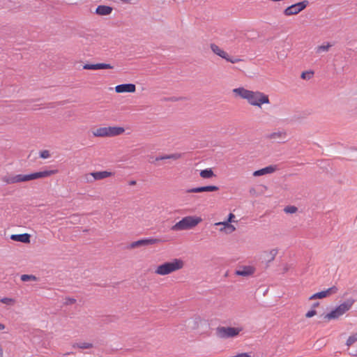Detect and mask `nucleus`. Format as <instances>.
Returning <instances> with one entry per match:
<instances>
[{
	"label": "nucleus",
	"mask_w": 357,
	"mask_h": 357,
	"mask_svg": "<svg viewBox=\"0 0 357 357\" xmlns=\"http://www.w3.org/2000/svg\"><path fill=\"white\" fill-rule=\"evenodd\" d=\"M225 60L231 63H236L241 61V59H232L229 55L227 56V59H226Z\"/></svg>",
	"instance_id": "38"
},
{
	"label": "nucleus",
	"mask_w": 357,
	"mask_h": 357,
	"mask_svg": "<svg viewBox=\"0 0 357 357\" xmlns=\"http://www.w3.org/2000/svg\"><path fill=\"white\" fill-rule=\"evenodd\" d=\"M319 305V302H317V303H314L313 305H312V307L313 308H315L317 307H318Z\"/></svg>",
	"instance_id": "41"
},
{
	"label": "nucleus",
	"mask_w": 357,
	"mask_h": 357,
	"mask_svg": "<svg viewBox=\"0 0 357 357\" xmlns=\"http://www.w3.org/2000/svg\"><path fill=\"white\" fill-rule=\"evenodd\" d=\"M135 90L136 86L133 84H122L115 87L116 92L119 93L124 92L133 93Z\"/></svg>",
	"instance_id": "11"
},
{
	"label": "nucleus",
	"mask_w": 357,
	"mask_h": 357,
	"mask_svg": "<svg viewBox=\"0 0 357 357\" xmlns=\"http://www.w3.org/2000/svg\"><path fill=\"white\" fill-rule=\"evenodd\" d=\"M112 173L107 171L96 172L85 175V178L87 182H93L96 180H102L103 178L111 176Z\"/></svg>",
	"instance_id": "7"
},
{
	"label": "nucleus",
	"mask_w": 357,
	"mask_h": 357,
	"mask_svg": "<svg viewBox=\"0 0 357 357\" xmlns=\"http://www.w3.org/2000/svg\"><path fill=\"white\" fill-rule=\"evenodd\" d=\"M75 302H76V300L75 298L68 297V298H66V301H65L64 304L66 305H72V304H74Z\"/></svg>",
	"instance_id": "36"
},
{
	"label": "nucleus",
	"mask_w": 357,
	"mask_h": 357,
	"mask_svg": "<svg viewBox=\"0 0 357 357\" xmlns=\"http://www.w3.org/2000/svg\"><path fill=\"white\" fill-rule=\"evenodd\" d=\"M215 225H222V227L220 229V231H225L226 234H231L236 229L235 227L229 222H220L215 223Z\"/></svg>",
	"instance_id": "17"
},
{
	"label": "nucleus",
	"mask_w": 357,
	"mask_h": 357,
	"mask_svg": "<svg viewBox=\"0 0 357 357\" xmlns=\"http://www.w3.org/2000/svg\"><path fill=\"white\" fill-rule=\"evenodd\" d=\"M289 269V266L288 265H285V266L283 268V273L287 272Z\"/></svg>",
	"instance_id": "40"
},
{
	"label": "nucleus",
	"mask_w": 357,
	"mask_h": 357,
	"mask_svg": "<svg viewBox=\"0 0 357 357\" xmlns=\"http://www.w3.org/2000/svg\"><path fill=\"white\" fill-rule=\"evenodd\" d=\"M297 207L294 206H287L284 208V211L286 213H294L297 211Z\"/></svg>",
	"instance_id": "32"
},
{
	"label": "nucleus",
	"mask_w": 357,
	"mask_h": 357,
	"mask_svg": "<svg viewBox=\"0 0 357 357\" xmlns=\"http://www.w3.org/2000/svg\"><path fill=\"white\" fill-rule=\"evenodd\" d=\"M54 170H46L43 172H35L27 175L17 174L15 176H5L2 178V181L8 184L25 182L31 180L45 178L54 174Z\"/></svg>",
	"instance_id": "2"
},
{
	"label": "nucleus",
	"mask_w": 357,
	"mask_h": 357,
	"mask_svg": "<svg viewBox=\"0 0 357 357\" xmlns=\"http://www.w3.org/2000/svg\"><path fill=\"white\" fill-rule=\"evenodd\" d=\"M31 236L29 234H12L10 236V239L14 241L22 242L24 243H30Z\"/></svg>",
	"instance_id": "15"
},
{
	"label": "nucleus",
	"mask_w": 357,
	"mask_h": 357,
	"mask_svg": "<svg viewBox=\"0 0 357 357\" xmlns=\"http://www.w3.org/2000/svg\"><path fill=\"white\" fill-rule=\"evenodd\" d=\"M21 280L23 282H27V281H36L38 279L33 275L24 274V275H21Z\"/></svg>",
	"instance_id": "27"
},
{
	"label": "nucleus",
	"mask_w": 357,
	"mask_h": 357,
	"mask_svg": "<svg viewBox=\"0 0 357 357\" xmlns=\"http://www.w3.org/2000/svg\"><path fill=\"white\" fill-rule=\"evenodd\" d=\"M337 291V288L335 286H333L331 288H328V289L325 291H322L320 292H317L316 294H314L310 297V300H314V299H321L328 296H330L332 294H335Z\"/></svg>",
	"instance_id": "8"
},
{
	"label": "nucleus",
	"mask_w": 357,
	"mask_h": 357,
	"mask_svg": "<svg viewBox=\"0 0 357 357\" xmlns=\"http://www.w3.org/2000/svg\"><path fill=\"white\" fill-rule=\"evenodd\" d=\"M142 244H143V246H147V245H153V244H156V243H158L160 242H161V240L159 239V238H144V239H142Z\"/></svg>",
	"instance_id": "24"
},
{
	"label": "nucleus",
	"mask_w": 357,
	"mask_h": 357,
	"mask_svg": "<svg viewBox=\"0 0 357 357\" xmlns=\"http://www.w3.org/2000/svg\"><path fill=\"white\" fill-rule=\"evenodd\" d=\"M313 74V71H305L302 73L301 77L303 79H310L312 77Z\"/></svg>",
	"instance_id": "33"
},
{
	"label": "nucleus",
	"mask_w": 357,
	"mask_h": 357,
	"mask_svg": "<svg viewBox=\"0 0 357 357\" xmlns=\"http://www.w3.org/2000/svg\"><path fill=\"white\" fill-rule=\"evenodd\" d=\"M181 157V153H173V154L165 155L160 156V159H162V160L172 159V160H176L179 159Z\"/></svg>",
	"instance_id": "26"
},
{
	"label": "nucleus",
	"mask_w": 357,
	"mask_h": 357,
	"mask_svg": "<svg viewBox=\"0 0 357 357\" xmlns=\"http://www.w3.org/2000/svg\"><path fill=\"white\" fill-rule=\"evenodd\" d=\"M243 330L242 328L219 326L216 328V335L219 338L227 339L238 336Z\"/></svg>",
	"instance_id": "6"
},
{
	"label": "nucleus",
	"mask_w": 357,
	"mask_h": 357,
	"mask_svg": "<svg viewBox=\"0 0 357 357\" xmlns=\"http://www.w3.org/2000/svg\"><path fill=\"white\" fill-rule=\"evenodd\" d=\"M255 272V268L252 266H243L235 271L236 275L247 277L251 275Z\"/></svg>",
	"instance_id": "14"
},
{
	"label": "nucleus",
	"mask_w": 357,
	"mask_h": 357,
	"mask_svg": "<svg viewBox=\"0 0 357 357\" xmlns=\"http://www.w3.org/2000/svg\"><path fill=\"white\" fill-rule=\"evenodd\" d=\"M158 160H162V159H160V157H157V158H155V161H158Z\"/></svg>",
	"instance_id": "46"
},
{
	"label": "nucleus",
	"mask_w": 357,
	"mask_h": 357,
	"mask_svg": "<svg viewBox=\"0 0 357 357\" xmlns=\"http://www.w3.org/2000/svg\"><path fill=\"white\" fill-rule=\"evenodd\" d=\"M219 190L218 186L215 185H208V186H202V187H197L193 188L191 189H189L187 190V192L188 193H199V192H214L218 191Z\"/></svg>",
	"instance_id": "9"
},
{
	"label": "nucleus",
	"mask_w": 357,
	"mask_h": 357,
	"mask_svg": "<svg viewBox=\"0 0 357 357\" xmlns=\"http://www.w3.org/2000/svg\"><path fill=\"white\" fill-rule=\"evenodd\" d=\"M200 176L203 178H210L213 176H215V174L213 173L212 169L208 168L203 169L200 172Z\"/></svg>",
	"instance_id": "21"
},
{
	"label": "nucleus",
	"mask_w": 357,
	"mask_h": 357,
	"mask_svg": "<svg viewBox=\"0 0 357 357\" xmlns=\"http://www.w3.org/2000/svg\"><path fill=\"white\" fill-rule=\"evenodd\" d=\"M0 302L10 306L14 305L15 304V300L14 298L7 297L1 298L0 300Z\"/></svg>",
	"instance_id": "28"
},
{
	"label": "nucleus",
	"mask_w": 357,
	"mask_h": 357,
	"mask_svg": "<svg viewBox=\"0 0 357 357\" xmlns=\"http://www.w3.org/2000/svg\"><path fill=\"white\" fill-rule=\"evenodd\" d=\"M95 137H108L107 127L99 128L93 131Z\"/></svg>",
	"instance_id": "20"
},
{
	"label": "nucleus",
	"mask_w": 357,
	"mask_h": 357,
	"mask_svg": "<svg viewBox=\"0 0 357 357\" xmlns=\"http://www.w3.org/2000/svg\"><path fill=\"white\" fill-rule=\"evenodd\" d=\"M298 13L299 10H298V8L296 7V4H293L287 7L284 11V13L286 15H296Z\"/></svg>",
	"instance_id": "22"
},
{
	"label": "nucleus",
	"mask_w": 357,
	"mask_h": 357,
	"mask_svg": "<svg viewBox=\"0 0 357 357\" xmlns=\"http://www.w3.org/2000/svg\"><path fill=\"white\" fill-rule=\"evenodd\" d=\"M235 218V215L233 213H229L228 220L225 222L231 223L233 221V219Z\"/></svg>",
	"instance_id": "39"
},
{
	"label": "nucleus",
	"mask_w": 357,
	"mask_h": 357,
	"mask_svg": "<svg viewBox=\"0 0 357 357\" xmlns=\"http://www.w3.org/2000/svg\"><path fill=\"white\" fill-rule=\"evenodd\" d=\"M331 45L328 43L326 45H322L317 47V53H321L322 52H328Z\"/></svg>",
	"instance_id": "30"
},
{
	"label": "nucleus",
	"mask_w": 357,
	"mask_h": 357,
	"mask_svg": "<svg viewBox=\"0 0 357 357\" xmlns=\"http://www.w3.org/2000/svg\"><path fill=\"white\" fill-rule=\"evenodd\" d=\"M125 131L122 127H107L108 137H114L121 135Z\"/></svg>",
	"instance_id": "19"
},
{
	"label": "nucleus",
	"mask_w": 357,
	"mask_h": 357,
	"mask_svg": "<svg viewBox=\"0 0 357 357\" xmlns=\"http://www.w3.org/2000/svg\"><path fill=\"white\" fill-rule=\"evenodd\" d=\"M202 221V218L195 216H186L171 228L173 231H182L190 229L197 226Z\"/></svg>",
	"instance_id": "4"
},
{
	"label": "nucleus",
	"mask_w": 357,
	"mask_h": 357,
	"mask_svg": "<svg viewBox=\"0 0 357 357\" xmlns=\"http://www.w3.org/2000/svg\"><path fill=\"white\" fill-rule=\"evenodd\" d=\"M233 93L246 99L251 105L261 107L262 104L270 103L268 96L259 91H252L240 87L233 89Z\"/></svg>",
	"instance_id": "1"
},
{
	"label": "nucleus",
	"mask_w": 357,
	"mask_h": 357,
	"mask_svg": "<svg viewBox=\"0 0 357 357\" xmlns=\"http://www.w3.org/2000/svg\"><path fill=\"white\" fill-rule=\"evenodd\" d=\"M184 266V261L181 259H173L159 265L155 271V273L160 275H166L177 271Z\"/></svg>",
	"instance_id": "3"
},
{
	"label": "nucleus",
	"mask_w": 357,
	"mask_h": 357,
	"mask_svg": "<svg viewBox=\"0 0 357 357\" xmlns=\"http://www.w3.org/2000/svg\"><path fill=\"white\" fill-rule=\"evenodd\" d=\"M73 348H79L82 349H91L93 347V344L89 342H81V343H75L73 345Z\"/></svg>",
	"instance_id": "25"
},
{
	"label": "nucleus",
	"mask_w": 357,
	"mask_h": 357,
	"mask_svg": "<svg viewBox=\"0 0 357 357\" xmlns=\"http://www.w3.org/2000/svg\"><path fill=\"white\" fill-rule=\"evenodd\" d=\"M40 156L42 158L46 159L50 156V152L47 150L43 151L40 153Z\"/></svg>",
	"instance_id": "35"
},
{
	"label": "nucleus",
	"mask_w": 357,
	"mask_h": 357,
	"mask_svg": "<svg viewBox=\"0 0 357 357\" xmlns=\"http://www.w3.org/2000/svg\"><path fill=\"white\" fill-rule=\"evenodd\" d=\"M356 341H357V333L349 337V338L347 340L346 344H347V346L350 347Z\"/></svg>",
	"instance_id": "29"
},
{
	"label": "nucleus",
	"mask_w": 357,
	"mask_h": 357,
	"mask_svg": "<svg viewBox=\"0 0 357 357\" xmlns=\"http://www.w3.org/2000/svg\"><path fill=\"white\" fill-rule=\"evenodd\" d=\"M354 303V301L351 299L346 301L331 312L324 315V319L327 321L338 319L340 316L350 310Z\"/></svg>",
	"instance_id": "5"
},
{
	"label": "nucleus",
	"mask_w": 357,
	"mask_h": 357,
	"mask_svg": "<svg viewBox=\"0 0 357 357\" xmlns=\"http://www.w3.org/2000/svg\"><path fill=\"white\" fill-rule=\"evenodd\" d=\"M5 328V326L3 324L0 323V331H2Z\"/></svg>",
	"instance_id": "43"
},
{
	"label": "nucleus",
	"mask_w": 357,
	"mask_h": 357,
	"mask_svg": "<svg viewBox=\"0 0 357 357\" xmlns=\"http://www.w3.org/2000/svg\"><path fill=\"white\" fill-rule=\"evenodd\" d=\"M295 4H296V7L298 8V10H299V12H301V10H303V9H305L306 8V6L308 4V1H303L298 2Z\"/></svg>",
	"instance_id": "31"
},
{
	"label": "nucleus",
	"mask_w": 357,
	"mask_h": 357,
	"mask_svg": "<svg viewBox=\"0 0 357 357\" xmlns=\"http://www.w3.org/2000/svg\"><path fill=\"white\" fill-rule=\"evenodd\" d=\"M2 355H3L2 349H0V357H2Z\"/></svg>",
	"instance_id": "45"
},
{
	"label": "nucleus",
	"mask_w": 357,
	"mask_h": 357,
	"mask_svg": "<svg viewBox=\"0 0 357 357\" xmlns=\"http://www.w3.org/2000/svg\"><path fill=\"white\" fill-rule=\"evenodd\" d=\"M287 134L285 131L274 132L266 135V138L268 139L278 140V142H285Z\"/></svg>",
	"instance_id": "10"
},
{
	"label": "nucleus",
	"mask_w": 357,
	"mask_h": 357,
	"mask_svg": "<svg viewBox=\"0 0 357 357\" xmlns=\"http://www.w3.org/2000/svg\"><path fill=\"white\" fill-rule=\"evenodd\" d=\"M135 184H136V181H134V180L133 181H130L129 182V185H135Z\"/></svg>",
	"instance_id": "42"
},
{
	"label": "nucleus",
	"mask_w": 357,
	"mask_h": 357,
	"mask_svg": "<svg viewBox=\"0 0 357 357\" xmlns=\"http://www.w3.org/2000/svg\"><path fill=\"white\" fill-rule=\"evenodd\" d=\"M211 49L214 54H217L221 58L224 59H227L228 54L220 48L217 45L214 43L211 44Z\"/></svg>",
	"instance_id": "18"
},
{
	"label": "nucleus",
	"mask_w": 357,
	"mask_h": 357,
	"mask_svg": "<svg viewBox=\"0 0 357 357\" xmlns=\"http://www.w3.org/2000/svg\"><path fill=\"white\" fill-rule=\"evenodd\" d=\"M112 10L113 8L111 6L100 5L96 8L95 13L98 15L105 16L110 15Z\"/></svg>",
	"instance_id": "16"
},
{
	"label": "nucleus",
	"mask_w": 357,
	"mask_h": 357,
	"mask_svg": "<svg viewBox=\"0 0 357 357\" xmlns=\"http://www.w3.org/2000/svg\"><path fill=\"white\" fill-rule=\"evenodd\" d=\"M278 169L277 165H269L261 169L254 172V176H260L268 174H272Z\"/></svg>",
	"instance_id": "12"
},
{
	"label": "nucleus",
	"mask_w": 357,
	"mask_h": 357,
	"mask_svg": "<svg viewBox=\"0 0 357 357\" xmlns=\"http://www.w3.org/2000/svg\"><path fill=\"white\" fill-rule=\"evenodd\" d=\"M85 70H100V69H112L113 66L107 63H96L89 64L86 63L83 66Z\"/></svg>",
	"instance_id": "13"
},
{
	"label": "nucleus",
	"mask_w": 357,
	"mask_h": 357,
	"mask_svg": "<svg viewBox=\"0 0 357 357\" xmlns=\"http://www.w3.org/2000/svg\"><path fill=\"white\" fill-rule=\"evenodd\" d=\"M141 246H143L142 239L137 241H134L130 245V248H135L141 247Z\"/></svg>",
	"instance_id": "34"
},
{
	"label": "nucleus",
	"mask_w": 357,
	"mask_h": 357,
	"mask_svg": "<svg viewBox=\"0 0 357 357\" xmlns=\"http://www.w3.org/2000/svg\"><path fill=\"white\" fill-rule=\"evenodd\" d=\"M315 314H317V311L315 310H311L305 314V317L307 318H310L314 316Z\"/></svg>",
	"instance_id": "37"
},
{
	"label": "nucleus",
	"mask_w": 357,
	"mask_h": 357,
	"mask_svg": "<svg viewBox=\"0 0 357 357\" xmlns=\"http://www.w3.org/2000/svg\"><path fill=\"white\" fill-rule=\"evenodd\" d=\"M121 1H123V3H129L131 1V0H121Z\"/></svg>",
	"instance_id": "44"
},
{
	"label": "nucleus",
	"mask_w": 357,
	"mask_h": 357,
	"mask_svg": "<svg viewBox=\"0 0 357 357\" xmlns=\"http://www.w3.org/2000/svg\"><path fill=\"white\" fill-rule=\"evenodd\" d=\"M278 252V250L277 248L272 249L269 252H265L264 253L267 255L268 257L267 263H270L273 261Z\"/></svg>",
	"instance_id": "23"
}]
</instances>
